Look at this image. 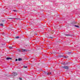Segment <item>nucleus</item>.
Masks as SVG:
<instances>
[{
  "label": "nucleus",
  "instance_id": "1",
  "mask_svg": "<svg viewBox=\"0 0 80 80\" xmlns=\"http://www.w3.org/2000/svg\"><path fill=\"white\" fill-rule=\"evenodd\" d=\"M63 68H65V69H68V66H65L62 67Z\"/></svg>",
  "mask_w": 80,
  "mask_h": 80
},
{
  "label": "nucleus",
  "instance_id": "11",
  "mask_svg": "<svg viewBox=\"0 0 80 80\" xmlns=\"http://www.w3.org/2000/svg\"><path fill=\"white\" fill-rule=\"evenodd\" d=\"M9 48H10V49H11V48H12V46H10L9 47Z\"/></svg>",
  "mask_w": 80,
  "mask_h": 80
},
{
  "label": "nucleus",
  "instance_id": "15",
  "mask_svg": "<svg viewBox=\"0 0 80 80\" xmlns=\"http://www.w3.org/2000/svg\"><path fill=\"white\" fill-rule=\"evenodd\" d=\"M68 53L69 54H70V53H71V52H68Z\"/></svg>",
  "mask_w": 80,
  "mask_h": 80
},
{
  "label": "nucleus",
  "instance_id": "2",
  "mask_svg": "<svg viewBox=\"0 0 80 80\" xmlns=\"http://www.w3.org/2000/svg\"><path fill=\"white\" fill-rule=\"evenodd\" d=\"M45 74V75H51V74L52 73L51 72H50L49 73V72H48L47 73L46 72H44Z\"/></svg>",
  "mask_w": 80,
  "mask_h": 80
},
{
  "label": "nucleus",
  "instance_id": "12",
  "mask_svg": "<svg viewBox=\"0 0 80 80\" xmlns=\"http://www.w3.org/2000/svg\"><path fill=\"white\" fill-rule=\"evenodd\" d=\"M16 38H17V39L19 38V37H16Z\"/></svg>",
  "mask_w": 80,
  "mask_h": 80
},
{
  "label": "nucleus",
  "instance_id": "13",
  "mask_svg": "<svg viewBox=\"0 0 80 80\" xmlns=\"http://www.w3.org/2000/svg\"><path fill=\"white\" fill-rule=\"evenodd\" d=\"M24 68H27V67L24 66Z\"/></svg>",
  "mask_w": 80,
  "mask_h": 80
},
{
  "label": "nucleus",
  "instance_id": "8",
  "mask_svg": "<svg viewBox=\"0 0 80 80\" xmlns=\"http://www.w3.org/2000/svg\"><path fill=\"white\" fill-rule=\"evenodd\" d=\"M0 26H2V27H3V24H0Z\"/></svg>",
  "mask_w": 80,
  "mask_h": 80
},
{
  "label": "nucleus",
  "instance_id": "5",
  "mask_svg": "<svg viewBox=\"0 0 80 80\" xmlns=\"http://www.w3.org/2000/svg\"><path fill=\"white\" fill-rule=\"evenodd\" d=\"M66 36H68V37H70L72 36V35L70 34H65Z\"/></svg>",
  "mask_w": 80,
  "mask_h": 80
},
{
  "label": "nucleus",
  "instance_id": "14",
  "mask_svg": "<svg viewBox=\"0 0 80 80\" xmlns=\"http://www.w3.org/2000/svg\"><path fill=\"white\" fill-rule=\"evenodd\" d=\"M62 65H66V64L65 63H62Z\"/></svg>",
  "mask_w": 80,
  "mask_h": 80
},
{
  "label": "nucleus",
  "instance_id": "19",
  "mask_svg": "<svg viewBox=\"0 0 80 80\" xmlns=\"http://www.w3.org/2000/svg\"><path fill=\"white\" fill-rule=\"evenodd\" d=\"M16 61H18V59H16Z\"/></svg>",
  "mask_w": 80,
  "mask_h": 80
},
{
  "label": "nucleus",
  "instance_id": "16",
  "mask_svg": "<svg viewBox=\"0 0 80 80\" xmlns=\"http://www.w3.org/2000/svg\"><path fill=\"white\" fill-rule=\"evenodd\" d=\"M9 18V19H13V18Z\"/></svg>",
  "mask_w": 80,
  "mask_h": 80
},
{
  "label": "nucleus",
  "instance_id": "4",
  "mask_svg": "<svg viewBox=\"0 0 80 80\" xmlns=\"http://www.w3.org/2000/svg\"><path fill=\"white\" fill-rule=\"evenodd\" d=\"M22 52H27V50L25 49H22Z\"/></svg>",
  "mask_w": 80,
  "mask_h": 80
},
{
  "label": "nucleus",
  "instance_id": "6",
  "mask_svg": "<svg viewBox=\"0 0 80 80\" xmlns=\"http://www.w3.org/2000/svg\"><path fill=\"white\" fill-rule=\"evenodd\" d=\"M7 60H10L11 59H12L11 58H6Z\"/></svg>",
  "mask_w": 80,
  "mask_h": 80
},
{
  "label": "nucleus",
  "instance_id": "20",
  "mask_svg": "<svg viewBox=\"0 0 80 80\" xmlns=\"http://www.w3.org/2000/svg\"><path fill=\"white\" fill-rule=\"evenodd\" d=\"M19 79H20V80H22V78H19Z\"/></svg>",
  "mask_w": 80,
  "mask_h": 80
},
{
  "label": "nucleus",
  "instance_id": "22",
  "mask_svg": "<svg viewBox=\"0 0 80 80\" xmlns=\"http://www.w3.org/2000/svg\"><path fill=\"white\" fill-rule=\"evenodd\" d=\"M19 52H21V50H19Z\"/></svg>",
  "mask_w": 80,
  "mask_h": 80
},
{
  "label": "nucleus",
  "instance_id": "7",
  "mask_svg": "<svg viewBox=\"0 0 80 80\" xmlns=\"http://www.w3.org/2000/svg\"><path fill=\"white\" fill-rule=\"evenodd\" d=\"M22 58H19L18 59V61H22Z\"/></svg>",
  "mask_w": 80,
  "mask_h": 80
},
{
  "label": "nucleus",
  "instance_id": "18",
  "mask_svg": "<svg viewBox=\"0 0 80 80\" xmlns=\"http://www.w3.org/2000/svg\"><path fill=\"white\" fill-rule=\"evenodd\" d=\"M13 11L14 12H17V11H16L15 10H13Z\"/></svg>",
  "mask_w": 80,
  "mask_h": 80
},
{
  "label": "nucleus",
  "instance_id": "10",
  "mask_svg": "<svg viewBox=\"0 0 80 80\" xmlns=\"http://www.w3.org/2000/svg\"><path fill=\"white\" fill-rule=\"evenodd\" d=\"M75 27H78V28H79V26H78L77 25H75Z\"/></svg>",
  "mask_w": 80,
  "mask_h": 80
},
{
  "label": "nucleus",
  "instance_id": "3",
  "mask_svg": "<svg viewBox=\"0 0 80 80\" xmlns=\"http://www.w3.org/2000/svg\"><path fill=\"white\" fill-rule=\"evenodd\" d=\"M13 75H13L14 76H16V75H17V72H13L12 73Z\"/></svg>",
  "mask_w": 80,
  "mask_h": 80
},
{
  "label": "nucleus",
  "instance_id": "17",
  "mask_svg": "<svg viewBox=\"0 0 80 80\" xmlns=\"http://www.w3.org/2000/svg\"><path fill=\"white\" fill-rule=\"evenodd\" d=\"M15 19H16V20H19V19H19V18H15Z\"/></svg>",
  "mask_w": 80,
  "mask_h": 80
},
{
  "label": "nucleus",
  "instance_id": "9",
  "mask_svg": "<svg viewBox=\"0 0 80 80\" xmlns=\"http://www.w3.org/2000/svg\"><path fill=\"white\" fill-rule=\"evenodd\" d=\"M68 56L67 57V56H64V58H68Z\"/></svg>",
  "mask_w": 80,
  "mask_h": 80
},
{
  "label": "nucleus",
  "instance_id": "21",
  "mask_svg": "<svg viewBox=\"0 0 80 80\" xmlns=\"http://www.w3.org/2000/svg\"><path fill=\"white\" fill-rule=\"evenodd\" d=\"M78 24V25L79 26H80V24Z\"/></svg>",
  "mask_w": 80,
  "mask_h": 80
}]
</instances>
